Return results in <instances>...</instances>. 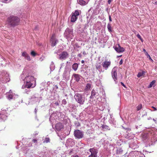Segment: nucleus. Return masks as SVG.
Here are the masks:
<instances>
[{
    "label": "nucleus",
    "instance_id": "obj_30",
    "mask_svg": "<svg viewBox=\"0 0 157 157\" xmlns=\"http://www.w3.org/2000/svg\"><path fill=\"white\" fill-rule=\"evenodd\" d=\"M25 59H27L29 61L31 60L30 57L28 54L25 57Z\"/></svg>",
    "mask_w": 157,
    "mask_h": 157
},
{
    "label": "nucleus",
    "instance_id": "obj_28",
    "mask_svg": "<svg viewBox=\"0 0 157 157\" xmlns=\"http://www.w3.org/2000/svg\"><path fill=\"white\" fill-rule=\"evenodd\" d=\"M8 95V98L9 100L13 98V95L12 94H10Z\"/></svg>",
    "mask_w": 157,
    "mask_h": 157
},
{
    "label": "nucleus",
    "instance_id": "obj_5",
    "mask_svg": "<svg viewBox=\"0 0 157 157\" xmlns=\"http://www.w3.org/2000/svg\"><path fill=\"white\" fill-rule=\"evenodd\" d=\"M111 62L107 60H105L102 64V66L105 70H107L111 65Z\"/></svg>",
    "mask_w": 157,
    "mask_h": 157
},
{
    "label": "nucleus",
    "instance_id": "obj_8",
    "mask_svg": "<svg viewBox=\"0 0 157 157\" xmlns=\"http://www.w3.org/2000/svg\"><path fill=\"white\" fill-rule=\"evenodd\" d=\"M114 49L118 53L123 52L125 50L124 49L123 47H121L119 44H118L117 46L116 45L115 46Z\"/></svg>",
    "mask_w": 157,
    "mask_h": 157
},
{
    "label": "nucleus",
    "instance_id": "obj_36",
    "mask_svg": "<svg viewBox=\"0 0 157 157\" xmlns=\"http://www.w3.org/2000/svg\"><path fill=\"white\" fill-rule=\"evenodd\" d=\"M122 63H123V60H122V59H121L119 62V64L120 65H121V64H122Z\"/></svg>",
    "mask_w": 157,
    "mask_h": 157
},
{
    "label": "nucleus",
    "instance_id": "obj_24",
    "mask_svg": "<svg viewBox=\"0 0 157 157\" xmlns=\"http://www.w3.org/2000/svg\"><path fill=\"white\" fill-rule=\"evenodd\" d=\"M107 28H108V31L109 32H112L111 26V25L110 24H108V25H107Z\"/></svg>",
    "mask_w": 157,
    "mask_h": 157
},
{
    "label": "nucleus",
    "instance_id": "obj_31",
    "mask_svg": "<svg viewBox=\"0 0 157 157\" xmlns=\"http://www.w3.org/2000/svg\"><path fill=\"white\" fill-rule=\"evenodd\" d=\"M31 54L33 56H35L36 55V53L33 51H32L31 52Z\"/></svg>",
    "mask_w": 157,
    "mask_h": 157
},
{
    "label": "nucleus",
    "instance_id": "obj_26",
    "mask_svg": "<svg viewBox=\"0 0 157 157\" xmlns=\"http://www.w3.org/2000/svg\"><path fill=\"white\" fill-rule=\"evenodd\" d=\"M102 128L104 129H108L109 130H110V128H109V127L107 125H103Z\"/></svg>",
    "mask_w": 157,
    "mask_h": 157
},
{
    "label": "nucleus",
    "instance_id": "obj_23",
    "mask_svg": "<svg viewBox=\"0 0 157 157\" xmlns=\"http://www.w3.org/2000/svg\"><path fill=\"white\" fill-rule=\"evenodd\" d=\"M137 111H139L142 108V105L141 104L139 105L136 107Z\"/></svg>",
    "mask_w": 157,
    "mask_h": 157
},
{
    "label": "nucleus",
    "instance_id": "obj_33",
    "mask_svg": "<svg viewBox=\"0 0 157 157\" xmlns=\"http://www.w3.org/2000/svg\"><path fill=\"white\" fill-rule=\"evenodd\" d=\"M67 32L69 33H71L72 32L71 31L70 29H67L65 31L66 33H67Z\"/></svg>",
    "mask_w": 157,
    "mask_h": 157
},
{
    "label": "nucleus",
    "instance_id": "obj_43",
    "mask_svg": "<svg viewBox=\"0 0 157 157\" xmlns=\"http://www.w3.org/2000/svg\"><path fill=\"white\" fill-rule=\"evenodd\" d=\"M72 157H79L78 155H72Z\"/></svg>",
    "mask_w": 157,
    "mask_h": 157
},
{
    "label": "nucleus",
    "instance_id": "obj_40",
    "mask_svg": "<svg viewBox=\"0 0 157 157\" xmlns=\"http://www.w3.org/2000/svg\"><path fill=\"white\" fill-rule=\"evenodd\" d=\"M151 108H153V109H154V110L155 111H156V110H157V109H156V108L155 107H154V106H152V107H151Z\"/></svg>",
    "mask_w": 157,
    "mask_h": 157
},
{
    "label": "nucleus",
    "instance_id": "obj_16",
    "mask_svg": "<svg viewBox=\"0 0 157 157\" xmlns=\"http://www.w3.org/2000/svg\"><path fill=\"white\" fill-rule=\"evenodd\" d=\"M91 87V85L90 83H87L85 87L84 90L85 91L89 90Z\"/></svg>",
    "mask_w": 157,
    "mask_h": 157
},
{
    "label": "nucleus",
    "instance_id": "obj_14",
    "mask_svg": "<svg viewBox=\"0 0 157 157\" xmlns=\"http://www.w3.org/2000/svg\"><path fill=\"white\" fill-rule=\"evenodd\" d=\"M80 75L78 74H74L73 75V76L75 78L77 82L79 81L80 79Z\"/></svg>",
    "mask_w": 157,
    "mask_h": 157
},
{
    "label": "nucleus",
    "instance_id": "obj_9",
    "mask_svg": "<svg viewBox=\"0 0 157 157\" xmlns=\"http://www.w3.org/2000/svg\"><path fill=\"white\" fill-rule=\"evenodd\" d=\"M36 85V81H35L34 82H26L25 84V87L27 88H34Z\"/></svg>",
    "mask_w": 157,
    "mask_h": 157
},
{
    "label": "nucleus",
    "instance_id": "obj_27",
    "mask_svg": "<svg viewBox=\"0 0 157 157\" xmlns=\"http://www.w3.org/2000/svg\"><path fill=\"white\" fill-rule=\"evenodd\" d=\"M28 55V54L26 52H22V56L24 57L25 58V57Z\"/></svg>",
    "mask_w": 157,
    "mask_h": 157
},
{
    "label": "nucleus",
    "instance_id": "obj_41",
    "mask_svg": "<svg viewBox=\"0 0 157 157\" xmlns=\"http://www.w3.org/2000/svg\"><path fill=\"white\" fill-rule=\"evenodd\" d=\"M121 85L123 86L124 87H125V85H124V84L122 82H121Z\"/></svg>",
    "mask_w": 157,
    "mask_h": 157
},
{
    "label": "nucleus",
    "instance_id": "obj_45",
    "mask_svg": "<svg viewBox=\"0 0 157 157\" xmlns=\"http://www.w3.org/2000/svg\"><path fill=\"white\" fill-rule=\"evenodd\" d=\"M81 63H84V61L83 60H82L81 61Z\"/></svg>",
    "mask_w": 157,
    "mask_h": 157
},
{
    "label": "nucleus",
    "instance_id": "obj_19",
    "mask_svg": "<svg viewBox=\"0 0 157 157\" xmlns=\"http://www.w3.org/2000/svg\"><path fill=\"white\" fill-rule=\"evenodd\" d=\"M143 51L144 52L146 55L147 56V58H148L150 59L151 61H153V60L151 59V58L150 56H149V55L148 54L147 52L146 51V50L144 49H143Z\"/></svg>",
    "mask_w": 157,
    "mask_h": 157
},
{
    "label": "nucleus",
    "instance_id": "obj_34",
    "mask_svg": "<svg viewBox=\"0 0 157 157\" xmlns=\"http://www.w3.org/2000/svg\"><path fill=\"white\" fill-rule=\"evenodd\" d=\"M75 124L77 126H78V127H79V126H80V124L79 122H78L77 123H75Z\"/></svg>",
    "mask_w": 157,
    "mask_h": 157
},
{
    "label": "nucleus",
    "instance_id": "obj_3",
    "mask_svg": "<svg viewBox=\"0 0 157 157\" xmlns=\"http://www.w3.org/2000/svg\"><path fill=\"white\" fill-rule=\"evenodd\" d=\"M79 15L78 10H76L74 13H72L71 15V21L72 22H75L78 18V16Z\"/></svg>",
    "mask_w": 157,
    "mask_h": 157
},
{
    "label": "nucleus",
    "instance_id": "obj_29",
    "mask_svg": "<svg viewBox=\"0 0 157 157\" xmlns=\"http://www.w3.org/2000/svg\"><path fill=\"white\" fill-rule=\"evenodd\" d=\"M137 36L138 38L142 42H143V40L139 34H138L137 35Z\"/></svg>",
    "mask_w": 157,
    "mask_h": 157
},
{
    "label": "nucleus",
    "instance_id": "obj_7",
    "mask_svg": "<svg viewBox=\"0 0 157 157\" xmlns=\"http://www.w3.org/2000/svg\"><path fill=\"white\" fill-rule=\"evenodd\" d=\"M68 54L67 52L63 51L59 55V58L60 59H65L68 57Z\"/></svg>",
    "mask_w": 157,
    "mask_h": 157
},
{
    "label": "nucleus",
    "instance_id": "obj_11",
    "mask_svg": "<svg viewBox=\"0 0 157 157\" xmlns=\"http://www.w3.org/2000/svg\"><path fill=\"white\" fill-rule=\"evenodd\" d=\"M90 151L91 154L89 157H97V154L98 153L97 150L94 148H90Z\"/></svg>",
    "mask_w": 157,
    "mask_h": 157
},
{
    "label": "nucleus",
    "instance_id": "obj_35",
    "mask_svg": "<svg viewBox=\"0 0 157 157\" xmlns=\"http://www.w3.org/2000/svg\"><path fill=\"white\" fill-rule=\"evenodd\" d=\"M37 141V140L36 139H33V141L34 143H36Z\"/></svg>",
    "mask_w": 157,
    "mask_h": 157
},
{
    "label": "nucleus",
    "instance_id": "obj_48",
    "mask_svg": "<svg viewBox=\"0 0 157 157\" xmlns=\"http://www.w3.org/2000/svg\"><path fill=\"white\" fill-rule=\"evenodd\" d=\"M5 1H7L8 0H4Z\"/></svg>",
    "mask_w": 157,
    "mask_h": 157
},
{
    "label": "nucleus",
    "instance_id": "obj_12",
    "mask_svg": "<svg viewBox=\"0 0 157 157\" xmlns=\"http://www.w3.org/2000/svg\"><path fill=\"white\" fill-rule=\"evenodd\" d=\"M50 41L51 42V46L52 47L55 46L57 43L58 42V40L56 39L54 35L52 36Z\"/></svg>",
    "mask_w": 157,
    "mask_h": 157
},
{
    "label": "nucleus",
    "instance_id": "obj_49",
    "mask_svg": "<svg viewBox=\"0 0 157 157\" xmlns=\"http://www.w3.org/2000/svg\"><path fill=\"white\" fill-rule=\"evenodd\" d=\"M155 3L156 4H157V2H155Z\"/></svg>",
    "mask_w": 157,
    "mask_h": 157
},
{
    "label": "nucleus",
    "instance_id": "obj_44",
    "mask_svg": "<svg viewBox=\"0 0 157 157\" xmlns=\"http://www.w3.org/2000/svg\"><path fill=\"white\" fill-rule=\"evenodd\" d=\"M73 151V150H71L70 152H69V155H71V153Z\"/></svg>",
    "mask_w": 157,
    "mask_h": 157
},
{
    "label": "nucleus",
    "instance_id": "obj_10",
    "mask_svg": "<svg viewBox=\"0 0 157 157\" xmlns=\"http://www.w3.org/2000/svg\"><path fill=\"white\" fill-rule=\"evenodd\" d=\"M25 80L26 82H34L36 81L33 76L31 75H29L25 77Z\"/></svg>",
    "mask_w": 157,
    "mask_h": 157
},
{
    "label": "nucleus",
    "instance_id": "obj_15",
    "mask_svg": "<svg viewBox=\"0 0 157 157\" xmlns=\"http://www.w3.org/2000/svg\"><path fill=\"white\" fill-rule=\"evenodd\" d=\"M78 3L81 5H85L88 3L84 0H77Z\"/></svg>",
    "mask_w": 157,
    "mask_h": 157
},
{
    "label": "nucleus",
    "instance_id": "obj_46",
    "mask_svg": "<svg viewBox=\"0 0 157 157\" xmlns=\"http://www.w3.org/2000/svg\"><path fill=\"white\" fill-rule=\"evenodd\" d=\"M12 91L10 90L9 91V93H12Z\"/></svg>",
    "mask_w": 157,
    "mask_h": 157
},
{
    "label": "nucleus",
    "instance_id": "obj_1",
    "mask_svg": "<svg viewBox=\"0 0 157 157\" xmlns=\"http://www.w3.org/2000/svg\"><path fill=\"white\" fill-rule=\"evenodd\" d=\"M20 20L18 17L12 15L7 18V25L10 27H14L18 25L20 23Z\"/></svg>",
    "mask_w": 157,
    "mask_h": 157
},
{
    "label": "nucleus",
    "instance_id": "obj_22",
    "mask_svg": "<svg viewBox=\"0 0 157 157\" xmlns=\"http://www.w3.org/2000/svg\"><path fill=\"white\" fill-rule=\"evenodd\" d=\"M155 80H153L152 82H151L149 85L148 86V88H150L152 87V86L155 83Z\"/></svg>",
    "mask_w": 157,
    "mask_h": 157
},
{
    "label": "nucleus",
    "instance_id": "obj_6",
    "mask_svg": "<svg viewBox=\"0 0 157 157\" xmlns=\"http://www.w3.org/2000/svg\"><path fill=\"white\" fill-rule=\"evenodd\" d=\"M117 68L116 67H114L112 69V75L114 81H116L117 79Z\"/></svg>",
    "mask_w": 157,
    "mask_h": 157
},
{
    "label": "nucleus",
    "instance_id": "obj_47",
    "mask_svg": "<svg viewBox=\"0 0 157 157\" xmlns=\"http://www.w3.org/2000/svg\"><path fill=\"white\" fill-rule=\"evenodd\" d=\"M121 56H122V55H121V56H117V57H121Z\"/></svg>",
    "mask_w": 157,
    "mask_h": 157
},
{
    "label": "nucleus",
    "instance_id": "obj_17",
    "mask_svg": "<svg viewBox=\"0 0 157 157\" xmlns=\"http://www.w3.org/2000/svg\"><path fill=\"white\" fill-rule=\"evenodd\" d=\"M78 67V64L76 63H74L72 65V68L75 71H76L77 70Z\"/></svg>",
    "mask_w": 157,
    "mask_h": 157
},
{
    "label": "nucleus",
    "instance_id": "obj_38",
    "mask_svg": "<svg viewBox=\"0 0 157 157\" xmlns=\"http://www.w3.org/2000/svg\"><path fill=\"white\" fill-rule=\"evenodd\" d=\"M78 56L79 58H81L82 56L81 54H79L78 55Z\"/></svg>",
    "mask_w": 157,
    "mask_h": 157
},
{
    "label": "nucleus",
    "instance_id": "obj_25",
    "mask_svg": "<svg viewBox=\"0 0 157 157\" xmlns=\"http://www.w3.org/2000/svg\"><path fill=\"white\" fill-rule=\"evenodd\" d=\"M50 139L48 137H46L45 139L44 140V141L43 143H48L50 142Z\"/></svg>",
    "mask_w": 157,
    "mask_h": 157
},
{
    "label": "nucleus",
    "instance_id": "obj_32",
    "mask_svg": "<svg viewBox=\"0 0 157 157\" xmlns=\"http://www.w3.org/2000/svg\"><path fill=\"white\" fill-rule=\"evenodd\" d=\"M62 103L64 105H66L67 103V101H66V99H64L62 101Z\"/></svg>",
    "mask_w": 157,
    "mask_h": 157
},
{
    "label": "nucleus",
    "instance_id": "obj_39",
    "mask_svg": "<svg viewBox=\"0 0 157 157\" xmlns=\"http://www.w3.org/2000/svg\"><path fill=\"white\" fill-rule=\"evenodd\" d=\"M109 19L110 21H112L111 16L110 15L109 16Z\"/></svg>",
    "mask_w": 157,
    "mask_h": 157
},
{
    "label": "nucleus",
    "instance_id": "obj_21",
    "mask_svg": "<svg viewBox=\"0 0 157 157\" xmlns=\"http://www.w3.org/2000/svg\"><path fill=\"white\" fill-rule=\"evenodd\" d=\"M101 67V64L100 63H96V69L98 70L100 69Z\"/></svg>",
    "mask_w": 157,
    "mask_h": 157
},
{
    "label": "nucleus",
    "instance_id": "obj_18",
    "mask_svg": "<svg viewBox=\"0 0 157 157\" xmlns=\"http://www.w3.org/2000/svg\"><path fill=\"white\" fill-rule=\"evenodd\" d=\"M145 72L144 71H142L138 73L137 75V77L139 78L143 75H145Z\"/></svg>",
    "mask_w": 157,
    "mask_h": 157
},
{
    "label": "nucleus",
    "instance_id": "obj_4",
    "mask_svg": "<svg viewBox=\"0 0 157 157\" xmlns=\"http://www.w3.org/2000/svg\"><path fill=\"white\" fill-rule=\"evenodd\" d=\"M74 134L75 137L78 139L82 138L83 136L82 132L79 130H75L74 132Z\"/></svg>",
    "mask_w": 157,
    "mask_h": 157
},
{
    "label": "nucleus",
    "instance_id": "obj_13",
    "mask_svg": "<svg viewBox=\"0 0 157 157\" xmlns=\"http://www.w3.org/2000/svg\"><path fill=\"white\" fill-rule=\"evenodd\" d=\"M63 128V126L61 123H57L56 125V129L57 131H60Z\"/></svg>",
    "mask_w": 157,
    "mask_h": 157
},
{
    "label": "nucleus",
    "instance_id": "obj_20",
    "mask_svg": "<svg viewBox=\"0 0 157 157\" xmlns=\"http://www.w3.org/2000/svg\"><path fill=\"white\" fill-rule=\"evenodd\" d=\"M96 94V92L95 90H93L91 92V95L90 96V98H92L94 96H95Z\"/></svg>",
    "mask_w": 157,
    "mask_h": 157
},
{
    "label": "nucleus",
    "instance_id": "obj_42",
    "mask_svg": "<svg viewBox=\"0 0 157 157\" xmlns=\"http://www.w3.org/2000/svg\"><path fill=\"white\" fill-rule=\"evenodd\" d=\"M55 104L56 105H59V103L58 101H56L55 103Z\"/></svg>",
    "mask_w": 157,
    "mask_h": 157
},
{
    "label": "nucleus",
    "instance_id": "obj_2",
    "mask_svg": "<svg viewBox=\"0 0 157 157\" xmlns=\"http://www.w3.org/2000/svg\"><path fill=\"white\" fill-rule=\"evenodd\" d=\"M75 98L76 101L80 105H83L85 102V98L83 95L77 93L75 94Z\"/></svg>",
    "mask_w": 157,
    "mask_h": 157
},
{
    "label": "nucleus",
    "instance_id": "obj_37",
    "mask_svg": "<svg viewBox=\"0 0 157 157\" xmlns=\"http://www.w3.org/2000/svg\"><path fill=\"white\" fill-rule=\"evenodd\" d=\"M113 0H108V2L109 4H110L111 3V2Z\"/></svg>",
    "mask_w": 157,
    "mask_h": 157
}]
</instances>
